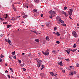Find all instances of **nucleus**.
Instances as JSON below:
<instances>
[{
    "label": "nucleus",
    "instance_id": "obj_25",
    "mask_svg": "<svg viewBox=\"0 0 79 79\" xmlns=\"http://www.w3.org/2000/svg\"><path fill=\"white\" fill-rule=\"evenodd\" d=\"M64 15H65L66 17H68V14L66 13H65Z\"/></svg>",
    "mask_w": 79,
    "mask_h": 79
},
{
    "label": "nucleus",
    "instance_id": "obj_21",
    "mask_svg": "<svg viewBox=\"0 0 79 79\" xmlns=\"http://www.w3.org/2000/svg\"><path fill=\"white\" fill-rule=\"evenodd\" d=\"M11 25H7V28H9V27H11Z\"/></svg>",
    "mask_w": 79,
    "mask_h": 79
},
{
    "label": "nucleus",
    "instance_id": "obj_53",
    "mask_svg": "<svg viewBox=\"0 0 79 79\" xmlns=\"http://www.w3.org/2000/svg\"><path fill=\"white\" fill-rule=\"evenodd\" d=\"M38 54L40 55V56L41 54H40V52H38Z\"/></svg>",
    "mask_w": 79,
    "mask_h": 79
},
{
    "label": "nucleus",
    "instance_id": "obj_29",
    "mask_svg": "<svg viewBox=\"0 0 79 79\" xmlns=\"http://www.w3.org/2000/svg\"><path fill=\"white\" fill-rule=\"evenodd\" d=\"M27 15H24L23 17L24 18H27Z\"/></svg>",
    "mask_w": 79,
    "mask_h": 79
},
{
    "label": "nucleus",
    "instance_id": "obj_43",
    "mask_svg": "<svg viewBox=\"0 0 79 79\" xmlns=\"http://www.w3.org/2000/svg\"><path fill=\"white\" fill-rule=\"evenodd\" d=\"M20 17H21V16H19L17 17L16 18V19H18V18H20Z\"/></svg>",
    "mask_w": 79,
    "mask_h": 79
},
{
    "label": "nucleus",
    "instance_id": "obj_18",
    "mask_svg": "<svg viewBox=\"0 0 79 79\" xmlns=\"http://www.w3.org/2000/svg\"><path fill=\"white\" fill-rule=\"evenodd\" d=\"M62 26H66V24L65 23H63L62 24Z\"/></svg>",
    "mask_w": 79,
    "mask_h": 79
},
{
    "label": "nucleus",
    "instance_id": "obj_49",
    "mask_svg": "<svg viewBox=\"0 0 79 79\" xmlns=\"http://www.w3.org/2000/svg\"><path fill=\"white\" fill-rule=\"evenodd\" d=\"M9 58H10V59H11V60H12V58H11V56H10V55H9Z\"/></svg>",
    "mask_w": 79,
    "mask_h": 79
},
{
    "label": "nucleus",
    "instance_id": "obj_59",
    "mask_svg": "<svg viewBox=\"0 0 79 79\" xmlns=\"http://www.w3.org/2000/svg\"><path fill=\"white\" fill-rule=\"evenodd\" d=\"M8 76L9 78H10V75H8Z\"/></svg>",
    "mask_w": 79,
    "mask_h": 79
},
{
    "label": "nucleus",
    "instance_id": "obj_30",
    "mask_svg": "<svg viewBox=\"0 0 79 79\" xmlns=\"http://www.w3.org/2000/svg\"><path fill=\"white\" fill-rule=\"evenodd\" d=\"M31 32H34V33H36V31H31Z\"/></svg>",
    "mask_w": 79,
    "mask_h": 79
},
{
    "label": "nucleus",
    "instance_id": "obj_41",
    "mask_svg": "<svg viewBox=\"0 0 79 79\" xmlns=\"http://www.w3.org/2000/svg\"><path fill=\"white\" fill-rule=\"evenodd\" d=\"M5 73H8V71H7V70H6V71H5Z\"/></svg>",
    "mask_w": 79,
    "mask_h": 79
},
{
    "label": "nucleus",
    "instance_id": "obj_6",
    "mask_svg": "<svg viewBox=\"0 0 79 79\" xmlns=\"http://www.w3.org/2000/svg\"><path fill=\"white\" fill-rule=\"evenodd\" d=\"M56 14V12L53 11L52 12V16H55V15Z\"/></svg>",
    "mask_w": 79,
    "mask_h": 79
},
{
    "label": "nucleus",
    "instance_id": "obj_57",
    "mask_svg": "<svg viewBox=\"0 0 79 79\" xmlns=\"http://www.w3.org/2000/svg\"><path fill=\"white\" fill-rule=\"evenodd\" d=\"M50 18H51V19H52V17H53V16H50Z\"/></svg>",
    "mask_w": 79,
    "mask_h": 79
},
{
    "label": "nucleus",
    "instance_id": "obj_32",
    "mask_svg": "<svg viewBox=\"0 0 79 79\" xmlns=\"http://www.w3.org/2000/svg\"><path fill=\"white\" fill-rule=\"evenodd\" d=\"M16 56H12V57L13 58H15V59H16Z\"/></svg>",
    "mask_w": 79,
    "mask_h": 79
},
{
    "label": "nucleus",
    "instance_id": "obj_54",
    "mask_svg": "<svg viewBox=\"0 0 79 79\" xmlns=\"http://www.w3.org/2000/svg\"><path fill=\"white\" fill-rule=\"evenodd\" d=\"M69 17L70 19H72V18H71V17L69 16Z\"/></svg>",
    "mask_w": 79,
    "mask_h": 79
},
{
    "label": "nucleus",
    "instance_id": "obj_63",
    "mask_svg": "<svg viewBox=\"0 0 79 79\" xmlns=\"http://www.w3.org/2000/svg\"><path fill=\"white\" fill-rule=\"evenodd\" d=\"M41 26L42 27H44V25H41Z\"/></svg>",
    "mask_w": 79,
    "mask_h": 79
},
{
    "label": "nucleus",
    "instance_id": "obj_26",
    "mask_svg": "<svg viewBox=\"0 0 79 79\" xmlns=\"http://www.w3.org/2000/svg\"><path fill=\"white\" fill-rule=\"evenodd\" d=\"M76 44H74L73 45V48H76Z\"/></svg>",
    "mask_w": 79,
    "mask_h": 79
},
{
    "label": "nucleus",
    "instance_id": "obj_35",
    "mask_svg": "<svg viewBox=\"0 0 79 79\" xmlns=\"http://www.w3.org/2000/svg\"><path fill=\"white\" fill-rule=\"evenodd\" d=\"M56 43L57 44H60V42L59 41H56Z\"/></svg>",
    "mask_w": 79,
    "mask_h": 79
},
{
    "label": "nucleus",
    "instance_id": "obj_17",
    "mask_svg": "<svg viewBox=\"0 0 79 79\" xmlns=\"http://www.w3.org/2000/svg\"><path fill=\"white\" fill-rule=\"evenodd\" d=\"M33 11L34 12H35V13L36 12H37V9H35L33 10Z\"/></svg>",
    "mask_w": 79,
    "mask_h": 79
},
{
    "label": "nucleus",
    "instance_id": "obj_55",
    "mask_svg": "<svg viewBox=\"0 0 79 79\" xmlns=\"http://www.w3.org/2000/svg\"><path fill=\"white\" fill-rule=\"evenodd\" d=\"M62 13H63V14H64V15L65 14V13H66V12H64V11H63L62 12Z\"/></svg>",
    "mask_w": 79,
    "mask_h": 79
},
{
    "label": "nucleus",
    "instance_id": "obj_28",
    "mask_svg": "<svg viewBox=\"0 0 79 79\" xmlns=\"http://www.w3.org/2000/svg\"><path fill=\"white\" fill-rule=\"evenodd\" d=\"M67 9V7L66 6H65V7H64V9L65 10H66Z\"/></svg>",
    "mask_w": 79,
    "mask_h": 79
},
{
    "label": "nucleus",
    "instance_id": "obj_42",
    "mask_svg": "<svg viewBox=\"0 0 79 79\" xmlns=\"http://www.w3.org/2000/svg\"><path fill=\"white\" fill-rule=\"evenodd\" d=\"M13 9L14 10V11H16V8L15 7H13Z\"/></svg>",
    "mask_w": 79,
    "mask_h": 79
},
{
    "label": "nucleus",
    "instance_id": "obj_14",
    "mask_svg": "<svg viewBox=\"0 0 79 79\" xmlns=\"http://www.w3.org/2000/svg\"><path fill=\"white\" fill-rule=\"evenodd\" d=\"M49 13L50 14V15H51L52 16V10H51L49 12Z\"/></svg>",
    "mask_w": 79,
    "mask_h": 79
},
{
    "label": "nucleus",
    "instance_id": "obj_11",
    "mask_svg": "<svg viewBox=\"0 0 79 79\" xmlns=\"http://www.w3.org/2000/svg\"><path fill=\"white\" fill-rule=\"evenodd\" d=\"M34 2H35V3H37L39 2V0H35Z\"/></svg>",
    "mask_w": 79,
    "mask_h": 79
},
{
    "label": "nucleus",
    "instance_id": "obj_13",
    "mask_svg": "<svg viewBox=\"0 0 79 79\" xmlns=\"http://www.w3.org/2000/svg\"><path fill=\"white\" fill-rule=\"evenodd\" d=\"M50 74L52 76H54V73H53L52 72H50Z\"/></svg>",
    "mask_w": 79,
    "mask_h": 79
},
{
    "label": "nucleus",
    "instance_id": "obj_12",
    "mask_svg": "<svg viewBox=\"0 0 79 79\" xmlns=\"http://www.w3.org/2000/svg\"><path fill=\"white\" fill-rule=\"evenodd\" d=\"M59 22H60L61 23H64V22L63 21L61 20V19L59 21Z\"/></svg>",
    "mask_w": 79,
    "mask_h": 79
},
{
    "label": "nucleus",
    "instance_id": "obj_64",
    "mask_svg": "<svg viewBox=\"0 0 79 79\" xmlns=\"http://www.w3.org/2000/svg\"><path fill=\"white\" fill-rule=\"evenodd\" d=\"M77 26H79V23H77Z\"/></svg>",
    "mask_w": 79,
    "mask_h": 79
},
{
    "label": "nucleus",
    "instance_id": "obj_34",
    "mask_svg": "<svg viewBox=\"0 0 79 79\" xmlns=\"http://www.w3.org/2000/svg\"><path fill=\"white\" fill-rule=\"evenodd\" d=\"M73 74H76V72L74 71H73Z\"/></svg>",
    "mask_w": 79,
    "mask_h": 79
},
{
    "label": "nucleus",
    "instance_id": "obj_16",
    "mask_svg": "<svg viewBox=\"0 0 79 79\" xmlns=\"http://www.w3.org/2000/svg\"><path fill=\"white\" fill-rule=\"evenodd\" d=\"M40 75L41 76H44V73H41L40 74Z\"/></svg>",
    "mask_w": 79,
    "mask_h": 79
},
{
    "label": "nucleus",
    "instance_id": "obj_47",
    "mask_svg": "<svg viewBox=\"0 0 79 79\" xmlns=\"http://www.w3.org/2000/svg\"><path fill=\"white\" fill-rule=\"evenodd\" d=\"M71 50V51H72V52H74V49H73V50Z\"/></svg>",
    "mask_w": 79,
    "mask_h": 79
},
{
    "label": "nucleus",
    "instance_id": "obj_48",
    "mask_svg": "<svg viewBox=\"0 0 79 79\" xmlns=\"http://www.w3.org/2000/svg\"><path fill=\"white\" fill-rule=\"evenodd\" d=\"M71 75H72V76L73 75V74H74V73H73V72H71Z\"/></svg>",
    "mask_w": 79,
    "mask_h": 79
},
{
    "label": "nucleus",
    "instance_id": "obj_19",
    "mask_svg": "<svg viewBox=\"0 0 79 79\" xmlns=\"http://www.w3.org/2000/svg\"><path fill=\"white\" fill-rule=\"evenodd\" d=\"M35 40L37 42H39V40L38 39H35Z\"/></svg>",
    "mask_w": 79,
    "mask_h": 79
},
{
    "label": "nucleus",
    "instance_id": "obj_51",
    "mask_svg": "<svg viewBox=\"0 0 79 79\" xmlns=\"http://www.w3.org/2000/svg\"><path fill=\"white\" fill-rule=\"evenodd\" d=\"M65 60L66 61H68V60H69V59H66Z\"/></svg>",
    "mask_w": 79,
    "mask_h": 79
},
{
    "label": "nucleus",
    "instance_id": "obj_10",
    "mask_svg": "<svg viewBox=\"0 0 79 79\" xmlns=\"http://www.w3.org/2000/svg\"><path fill=\"white\" fill-rule=\"evenodd\" d=\"M8 40V42L9 44H10V45H11V44H10V43H11V41L10 40V39L9 38H8L7 39Z\"/></svg>",
    "mask_w": 79,
    "mask_h": 79
},
{
    "label": "nucleus",
    "instance_id": "obj_27",
    "mask_svg": "<svg viewBox=\"0 0 79 79\" xmlns=\"http://www.w3.org/2000/svg\"><path fill=\"white\" fill-rule=\"evenodd\" d=\"M65 52H67L68 54H69V53H70V52H69L67 50H66Z\"/></svg>",
    "mask_w": 79,
    "mask_h": 79
},
{
    "label": "nucleus",
    "instance_id": "obj_36",
    "mask_svg": "<svg viewBox=\"0 0 79 79\" xmlns=\"http://www.w3.org/2000/svg\"><path fill=\"white\" fill-rule=\"evenodd\" d=\"M69 52H70V51H71L69 49H67V50Z\"/></svg>",
    "mask_w": 79,
    "mask_h": 79
},
{
    "label": "nucleus",
    "instance_id": "obj_22",
    "mask_svg": "<svg viewBox=\"0 0 79 79\" xmlns=\"http://www.w3.org/2000/svg\"><path fill=\"white\" fill-rule=\"evenodd\" d=\"M15 51H14V52H12V54L13 55H15Z\"/></svg>",
    "mask_w": 79,
    "mask_h": 79
},
{
    "label": "nucleus",
    "instance_id": "obj_58",
    "mask_svg": "<svg viewBox=\"0 0 79 79\" xmlns=\"http://www.w3.org/2000/svg\"><path fill=\"white\" fill-rule=\"evenodd\" d=\"M56 75H57V74L56 73L55 74V75H54V76L56 77Z\"/></svg>",
    "mask_w": 79,
    "mask_h": 79
},
{
    "label": "nucleus",
    "instance_id": "obj_50",
    "mask_svg": "<svg viewBox=\"0 0 79 79\" xmlns=\"http://www.w3.org/2000/svg\"><path fill=\"white\" fill-rule=\"evenodd\" d=\"M2 59L0 58V62H2Z\"/></svg>",
    "mask_w": 79,
    "mask_h": 79
},
{
    "label": "nucleus",
    "instance_id": "obj_44",
    "mask_svg": "<svg viewBox=\"0 0 79 79\" xmlns=\"http://www.w3.org/2000/svg\"><path fill=\"white\" fill-rule=\"evenodd\" d=\"M6 24V22H3V24Z\"/></svg>",
    "mask_w": 79,
    "mask_h": 79
},
{
    "label": "nucleus",
    "instance_id": "obj_33",
    "mask_svg": "<svg viewBox=\"0 0 79 79\" xmlns=\"http://www.w3.org/2000/svg\"><path fill=\"white\" fill-rule=\"evenodd\" d=\"M1 58H3V57H4V56H3V55L2 54L1 55Z\"/></svg>",
    "mask_w": 79,
    "mask_h": 79
},
{
    "label": "nucleus",
    "instance_id": "obj_56",
    "mask_svg": "<svg viewBox=\"0 0 79 79\" xmlns=\"http://www.w3.org/2000/svg\"><path fill=\"white\" fill-rule=\"evenodd\" d=\"M43 16H44V15H43V14L41 15V17H43Z\"/></svg>",
    "mask_w": 79,
    "mask_h": 79
},
{
    "label": "nucleus",
    "instance_id": "obj_15",
    "mask_svg": "<svg viewBox=\"0 0 79 79\" xmlns=\"http://www.w3.org/2000/svg\"><path fill=\"white\" fill-rule=\"evenodd\" d=\"M56 35H57L58 36H60V34H59V33L58 32H57L56 33Z\"/></svg>",
    "mask_w": 79,
    "mask_h": 79
},
{
    "label": "nucleus",
    "instance_id": "obj_62",
    "mask_svg": "<svg viewBox=\"0 0 79 79\" xmlns=\"http://www.w3.org/2000/svg\"><path fill=\"white\" fill-rule=\"evenodd\" d=\"M76 50H77V49H74V52H76Z\"/></svg>",
    "mask_w": 79,
    "mask_h": 79
},
{
    "label": "nucleus",
    "instance_id": "obj_39",
    "mask_svg": "<svg viewBox=\"0 0 79 79\" xmlns=\"http://www.w3.org/2000/svg\"><path fill=\"white\" fill-rule=\"evenodd\" d=\"M8 18V15L6 14L5 18Z\"/></svg>",
    "mask_w": 79,
    "mask_h": 79
},
{
    "label": "nucleus",
    "instance_id": "obj_23",
    "mask_svg": "<svg viewBox=\"0 0 79 79\" xmlns=\"http://www.w3.org/2000/svg\"><path fill=\"white\" fill-rule=\"evenodd\" d=\"M10 70H11V71H12V73H13V70L12 68H10Z\"/></svg>",
    "mask_w": 79,
    "mask_h": 79
},
{
    "label": "nucleus",
    "instance_id": "obj_9",
    "mask_svg": "<svg viewBox=\"0 0 79 79\" xmlns=\"http://www.w3.org/2000/svg\"><path fill=\"white\" fill-rule=\"evenodd\" d=\"M16 19V18H15L14 17H12L11 18V20H12V21H15Z\"/></svg>",
    "mask_w": 79,
    "mask_h": 79
},
{
    "label": "nucleus",
    "instance_id": "obj_20",
    "mask_svg": "<svg viewBox=\"0 0 79 79\" xmlns=\"http://www.w3.org/2000/svg\"><path fill=\"white\" fill-rule=\"evenodd\" d=\"M19 65H20V66H22V67L24 66V64H20Z\"/></svg>",
    "mask_w": 79,
    "mask_h": 79
},
{
    "label": "nucleus",
    "instance_id": "obj_8",
    "mask_svg": "<svg viewBox=\"0 0 79 79\" xmlns=\"http://www.w3.org/2000/svg\"><path fill=\"white\" fill-rule=\"evenodd\" d=\"M46 40H48V41L49 40H50V39H49L48 36H47V37L46 38Z\"/></svg>",
    "mask_w": 79,
    "mask_h": 79
},
{
    "label": "nucleus",
    "instance_id": "obj_2",
    "mask_svg": "<svg viewBox=\"0 0 79 79\" xmlns=\"http://www.w3.org/2000/svg\"><path fill=\"white\" fill-rule=\"evenodd\" d=\"M42 53H43V54H44V55H49V52H47V51H46L45 52H42Z\"/></svg>",
    "mask_w": 79,
    "mask_h": 79
},
{
    "label": "nucleus",
    "instance_id": "obj_4",
    "mask_svg": "<svg viewBox=\"0 0 79 79\" xmlns=\"http://www.w3.org/2000/svg\"><path fill=\"white\" fill-rule=\"evenodd\" d=\"M72 34L74 37H77V33L75 31H73L72 32Z\"/></svg>",
    "mask_w": 79,
    "mask_h": 79
},
{
    "label": "nucleus",
    "instance_id": "obj_45",
    "mask_svg": "<svg viewBox=\"0 0 79 79\" xmlns=\"http://www.w3.org/2000/svg\"><path fill=\"white\" fill-rule=\"evenodd\" d=\"M62 71L63 73H65V70H62Z\"/></svg>",
    "mask_w": 79,
    "mask_h": 79
},
{
    "label": "nucleus",
    "instance_id": "obj_37",
    "mask_svg": "<svg viewBox=\"0 0 79 79\" xmlns=\"http://www.w3.org/2000/svg\"><path fill=\"white\" fill-rule=\"evenodd\" d=\"M56 29H57L56 27H55L54 28V31H56Z\"/></svg>",
    "mask_w": 79,
    "mask_h": 79
},
{
    "label": "nucleus",
    "instance_id": "obj_24",
    "mask_svg": "<svg viewBox=\"0 0 79 79\" xmlns=\"http://www.w3.org/2000/svg\"><path fill=\"white\" fill-rule=\"evenodd\" d=\"M19 63H21V60L18 59V60Z\"/></svg>",
    "mask_w": 79,
    "mask_h": 79
},
{
    "label": "nucleus",
    "instance_id": "obj_60",
    "mask_svg": "<svg viewBox=\"0 0 79 79\" xmlns=\"http://www.w3.org/2000/svg\"><path fill=\"white\" fill-rule=\"evenodd\" d=\"M0 36H1V37H2V36H3V34H1L0 35Z\"/></svg>",
    "mask_w": 79,
    "mask_h": 79
},
{
    "label": "nucleus",
    "instance_id": "obj_52",
    "mask_svg": "<svg viewBox=\"0 0 79 79\" xmlns=\"http://www.w3.org/2000/svg\"><path fill=\"white\" fill-rule=\"evenodd\" d=\"M0 19H1V20L2 21H3V19L2 18H0Z\"/></svg>",
    "mask_w": 79,
    "mask_h": 79
},
{
    "label": "nucleus",
    "instance_id": "obj_40",
    "mask_svg": "<svg viewBox=\"0 0 79 79\" xmlns=\"http://www.w3.org/2000/svg\"><path fill=\"white\" fill-rule=\"evenodd\" d=\"M77 67H79V64H77Z\"/></svg>",
    "mask_w": 79,
    "mask_h": 79
},
{
    "label": "nucleus",
    "instance_id": "obj_61",
    "mask_svg": "<svg viewBox=\"0 0 79 79\" xmlns=\"http://www.w3.org/2000/svg\"><path fill=\"white\" fill-rule=\"evenodd\" d=\"M5 40L7 42H8V40H7V39H5Z\"/></svg>",
    "mask_w": 79,
    "mask_h": 79
},
{
    "label": "nucleus",
    "instance_id": "obj_1",
    "mask_svg": "<svg viewBox=\"0 0 79 79\" xmlns=\"http://www.w3.org/2000/svg\"><path fill=\"white\" fill-rule=\"evenodd\" d=\"M37 62L38 63L37 66H38V67L39 68L40 66V65L42 64V61L40 60H38L37 61Z\"/></svg>",
    "mask_w": 79,
    "mask_h": 79
},
{
    "label": "nucleus",
    "instance_id": "obj_3",
    "mask_svg": "<svg viewBox=\"0 0 79 79\" xmlns=\"http://www.w3.org/2000/svg\"><path fill=\"white\" fill-rule=\"evenodd\" d=\"M69 15L70 16L72 15V13H73V10L72 9H70V11H69Z\"/></svg>",
    "mask_w": 79,
    "mask_h": 79
},
{
    "label": "nucleus",
    "instance_id": "obj_5",
    "mask_svg": "<svg viewBox=\"0 0 79 79\" xmlns=\"http://www.w3.org/2000/svg\"><path fill=\"white\" fill-rule=\"evenodd\" d=\"M56 20L57 21V22H58L59 21H60V20L61 19L60 18V16H58L56 18Z\"/></svg>",
    "mask_w": 79,
    "mask_h": 79
},
{
    "label": "nucleus",
    "instance_id": "obj_46",
    "mask_svg": "<svg viewBox=\"0 0 79 79\" xmlns=\"http://www.w3.org/2000/svg\"><path fill=\"white\" fill-rule=\"evenodd\" d=\"M44 65H42L41 66V67L42 68H44Z\"/></svg>",
    "mask_w": 79,
    "mask_h": 79
},
{
    "label": "nucleus",
    "instance_id": "obj_38",
    "mask_svg": "<svg viewBox=\"0 0 79 79\" xmlns=\"http://www.w3.org/2000/svg\"><path fill=\"white\" fill-rule=\"evenodd\" d=\"M23 71H26V69H25V68H23Z\"/></svg>",
    "mask_w": 79,
    "mask_h": 79
},
{
    "label": "nucleus",
    "instance_id": "obj_31",
    "mask_svg": "<svg viewBox=\"0 0 79 79\" xmlns=\"http://www.w3.org/2000/svg\"><path fill=\"white\" fill-rule=\"evenodd\" d=\"M52 53H56V51H53L52 52Z\"/></svg>",
    "mask_w": 79,
    "mask_h": 79
},
{
    "label": "nucleus",
    "instance_id": "obj_7",
    "mask_svg": "<svg viewBox=\"0 0 79 79\" xmlns=\"http://www.w3.org/2000/svg\"><path fill=\"white\" fill-rule=\"evenodd\" d=\"M63 63L62 62V61H61L60 62L58 63V64L59 65H60V66H63V65H62V64Z\"/></svg>",
    "mask_w": 79,
    "mask_h": 79
}]
</instances>
